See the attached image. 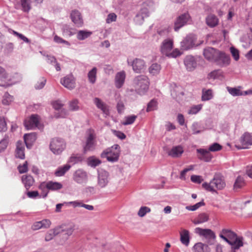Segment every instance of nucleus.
Instances as JSON below:
<instances>
[{"instance_id": "49530a36", "label": "nucleus", "mask_w": 252, "mask_h": 252, "mask_svg": "<svg viewBox=\"0 0 252 252\" xmlns=\"http://www.w3.org/2000/svg\"><path fill=\"white\" fill-rule=\"evenodd\" d=\"M137 117V116L134 115L126 116L125 118V120L122 124L124 126L131 125L134 122Z\"/></svg>"}, {"instance_id": "69168bd1", "label": "nucleus", "mask_w": 252, "mask_h": 252, "mask_svg": "<svg viewBox=\"0 0 252 252\" xmlns=\"http://www.w3.org/2000/svg\"><path fill=\"white\" fill-rule=\"evenodd\" d=\"M230 52L232 57L235 61H238L239 59V52L238 50L234 47H231L230 48Z\"/></svg>"}, {"instance_id": "9b49d317", "label": "nucleus", "mask_w": 252, "mask_h": 252, "mask_svg": "<svg viewBox=\"0 0 252 252\" xmlns=\"http://www.w3.org/2000/svg\"><path fill=\"white\" fill-rule=\"evenodd\" d=\"M195 37L192 34L188 35L181 42V48L183 50H189L195 45Z\"/></svg>"}, {"instance_id": "4be33fe9", "label": "nucleus", "mask_w": 252, "mask_h": 252, "mask_svg": "<svg viewBox=\"0 0 252 252\" xmlns=\"http://www.w3.org/2000/svg\"><path fill=\"white\" fill-rule=\"evenodd\" d=\"M36 134L34 132L25 134L24 136V144L28 149H31L36 139Z\"/></svg>"}, {"instance_id": "774afa93", "label": "nucleus", "mask_w": 252, "mask_h": 252, "mask_svg": "<svg viewBox=\"0 0 252 252\" xmlns=\"http://www.w3.org/2000/svg\"><path fill=\"white\" fill-rule=\"evenodd\" d=\"M18 169L20 173H26L28 171V162L25 161L23 165H19L18 166Z\"/></svg>"}, {"instance_id": "7ed1b4c3", "label": "nucleus", "mask_w": 252, "mask_h": 252, "mask_svg": "<svg viewBox=\"0 0 252 252\" xmlns=\"http://www.w3.org/2000/svg\"><path fill=\"white\" fill-rule=\"evenodd\" d=\"M133 84L136 93L140 95H143L149 89L150 81L147 76L140 75L134 78Z\"/></svg>"}, {"instance_id": "f3484780", "label": "nucleus", "mask_w": 252, "mask_h": 252, "mask_svg": "<svg viewBox=\"0 0 252 252\" xmlns=\"http://www.w3.org/2000/svg\"><path fill=\"white\" fill-rule=\"evenodd\" d=\"M51 221L48 219H43L40 221L34 222L32 225L31 228L33 231L39 230L42 228L47 229L50 227Z\"/></svg>"}, {"instance_id": "aec40b11", "label": "nucleus", "mask_w": 252, "mask_h": 252, "mask_svg": "<svg viewBox=\"0 0 252 252\" xmlns=\"http://www.w3.org/2000/svg\"><path fill=\"white\" fill-rule=\"evenodd\" d=\"M198 155V158L199 159L205 162H209L211 160L213 157L210 154V151L205 149H198L196 150Z\"/></svg>"}, {"instance_id": "f704fd0d", "label": "nucleus", "mask_w": 252, "mask_h": 252, "mask_svg": "<svg viewBox=\"0 0 252 252\" xmlns=\"http://www.w3.org/2000/svg\"><path fill=\"white\" fill-rule=\"evenodd\" d=\"M92 32L86 30H80L77 32V38L79 40H84L92 34Z\"/></svg>"}, {"instance_id": "473e14b6", "label": "nucleus", "mask_w": 252, "mask_h": 252, "mask_svg": "<svg viewBox=\"0 0 252 252\" xmlns=\"http://www.w3.org/2000/svg\"><path fill=\"white\" fill-rule=\"evenodd\" d=\"M94 103L97 107L102 110L104 114L106 115L109 114V110L107 106L98 98L95 97L94 99Z\"/></svg>"}, {"instance_id": "9d476101", "label": "nucleus", "mask_w": 252, "mask_h": 252, "mask_svg": "<svg viewBox=\"0 0 252 252\" xmlns=\"http://www.w3.org/2000/svg\"><path fill=\"white\" fill-rule=\"evenodd\" d=\"M53 107L57 111L54 114V117L56 118H64L68 115L66 110L63 108V104L59 100L53 101L52 103Z\"/></svg>"}, {"instance_id": "6e6d98bb", "label": "nucleus", "mask_w": 252, "mask_h": 252, "mask_svg": "<svg viewBox=\"0 0 252 252\" xmlns=\"http://www.w3.org/2000/svg\"><path fill=\"white\" fill-rule=\"evenodd\" d=\"M13 101V96L8 93H5L3 96L2 103L4 105H9Z\"/></svg>"}, {"instance_id": "bf43d9fd", "label": "nucleus", "mask_w": 252, "mask_h": 252, "mask_svg": "<svg viewBox=\"0 0 252 252\" xmlns=\"http://www.w3.org/2000/svg\"><path fill=\"white\" fill-rule=\"evenodd\" d=\"M8 79V74L5 70L0 66V81L5 82Z\"/></svg>"}, {"instance_id": "e2e57ef3", "label": "nucleus", "mask_w": 252, "mask_h": 252, "mask_svg": "<svg viewBox=\"0 0 252 252\" xmlns=\"http://www.w3.org/2000/svg\"><path fill=\"white\" fill-rule=\"evenodd\" d=\"M221 149L222 146L220 144L217 143H214L209 146L208 150L210 152H217L220 151Z\"/></svg>"}, {"instance_id": "cd10ccee", "label": "nucleus", "mask_w": 252, "mask_h": 252, "mask_svg": "<svg viewBox=\"0 0 252 252\" xmlns=\"http://www.w3.org/2000/svg\"><path fill=\"white\" fill-rule=\"evenodd\" d=\"M184 152V150L181 146H176L168 152V155L174 158L180 157Z\"/></svg>"}, {"instance_id": "1a4fd4ad", "label": "nucleus", "mask_w": 252, "mask_h": 252, "mask_svg": "<svg viewBox=\"0 0 252 252\" xmlns=\"http://www.w3.org/2000/svg\"><path fill=\"white\" fill-rule=\"evenodd\" d=\"M173 48V39L169 37L164 38L161 42L160 46L161 53L164 56L168 54V52L172 51Z\"/></svg>"}, {"instance_id": "72a5a7b5", "label": "nucleus", "mask_w": 252, "mask_h": 252, "mask_svg": "<svg viewBox=\"0 0 252 252\" xmlns=\"http://www.w3.org/2000/svg\"><path fill=\"white\" fill-rule=\"evenodd\" d=\"M209 220V215L205 213L200 214L193 220V222L195 224L203 223Z\"/></svg>"}, {"instance_id": "5701e85b", "label": "nucleus", "mask_w": 252, "mask_h": 252, "mask_svg": "<svg viewBox=\"0 0 252 252\" xmlns=\"http://www.w3.org/2000/svg\"><path fill=\"white\" fill-rule=\"evenodd\" d=\"M126 73L121 71L117 73L115 78V85L117 89H120L123 86L126 79Z\"/></svg>"}, {"instance_id": "bb28decb", "label": "nucleus", "mask_w": 252, "mask_h": 252, "mask_svg": "<svg viewBox=\"0 0 252 252\" xmlns=\"http://www.w3.org/2000/svg\"><path fill=\"white\" fill-rule=\"evenodd\" d=\"M207 25L210 28H214L216 27L219 22L217 16L213 14H209L205 19Z\"/></svg>"}, {"instance_id": "0eeeda50", "label": "nucleus", "mask_w": 252, "mask_h": 252, "mask_svg": "<svg viewBox=\"0 0 252 252\" xmlns=\"http://www.w3.org/2000/svg\"><path fill=\"white\" fill-rule=\"evenodd\" d=\"M190 16L189 13H184L177 17L175 22L174 29L178 32L180 29L184 27L190 21Z\"/></svg>"}, {"instance_id": "6e6552de", "label": "nucleus", "mask_w": 252, "mask_h": 252, "mask_svg": "<svg viewBox=\"0 0 252 252\" xmlns=\"http://www.w3.org/2000/svg\"><path fill=\"white\" fill-rule=\"evenodd\" d=\"M95 136L93 131L90 130L89 131L88 136L86 138V141L85 145L83 146V153L86 154L87 152L92 151L95 149Z\"/></svg>"}, {"instance_id": "79ce46f5", "label": "nucleus", "mask_w": 252, "mask_h": 252, "mask_svg": "<svg viewBox=\"0 0 252 252\" xmlns=\"http://www.w3.org/2000/svg\"><path fill=\"white\" fill-rule=\"evenodd\" d=\"M161 70V66L157 63H153L149 68L150 73L153 75L158 74Z\"/></svg>"}, {"instance_id": "2f4dec72", "label": "nucleus", "mask_w": 252, "mask_h": 252, "mask_svg": "<svg viewBox=\"0 0 252 252\" xmlns=\"http://www.w3.org/2000/svg\"><path fill=\"white\" fill-rule=\"evenodd\" d=\"M180 241L181 243L186 246H188L189 243V231L183 229L180 232Z\"/></svg>"}, {"instance_id": "603ef678", "label": "nucleus", "mask_w": 252, "mask_h": 252, "mask_svg": "<svg viewBox=\"0 0 252 252\" xmlns=\"http://www.w3.org/2000/svg\"><path fill=\"white\" fill-rule=\"evenodd\" d=\"M83 160V157L80 155H72L69 158V162L72 164H75L81 162Z\"/></svg>"}, {"instance_id": "c03bdc74", "label": "nucleus", "mask_w": 252, "mask_h": 252, "mask_svg": "<svg viewBox=\"0 0 252 252\" xmlns=\"http://www.w3.org/2000/svg\"><path fill=\"white\" fill-rule=\"evenodd\" d=\"M241 87L238 88H232L227 87L226 88L228 93L233 96H241L242 94V91L240 90Z\"/></svg>"}, {"instance_id": "a878e982", "label": "nucleus", "mask_w": 252, "mask_h": 252, "mask_svg": "<svg viewBox=\"0 0 252 252\" xmlns=\"http://www.w3.org/2000/svg\"><path fill=\"white\" fill-rule=\"evenodd\" d=\"M223 78V72L221 69L214 70L207 75V79L209 80H222Z\"/></svg>"}, {"instance_id": "6ab92c4d", "label": "nucleus", "mask_w": 252, "mask_h": 252, "mask_svg": "<svg viewBox=\"0 0 252 252\" xmlns=\"http://www.w3.org/2000/svg\"><path fill=\"white\" fill-rule=\"evenodd\" d=\"M61 83L69 90H72L75 87V80L72 75H68L62 78Z\"/></svg>"}, {"instance_id": "2eb2a0df", "label": "nucleus", "mask_w": 252, "mask_h": 252, "mask_svg": "<svg viewBox=\"0 0 252 252\" xmlns=\"http://www.w3.org/2000/svg\"><path fill=\"white\" fill-rule=\"evenodd\" d=\"M241 146L238 147V149H247L252 145V133H244L240 138Z\"/></svg>"}, {"instance_id": "f03ea898", "label": "nucleus", "mask_w": 252, "mask_h": 252, "mask_svg": "<svg viewBox=\"0 0 252 252\" xmlns=\"http://www.w3.org/2000/svg\"><path fill=\"white\" fill-rule=\"evenodd\" d=\"M202 187L207 191L212 193H218L217 190H222L226 186L223 176L220 174H215L214 178L209 183L205 182Z\"/></svg>"}, {"instance_id": "412c9836", "label": "nucleus", "mask_w": 252, "mask_h": 252, "mask_svg": "<svg viewBox=\"0 0 252 252\" xmlns=\"http://www.w3.org/2000/svg\"><path fill=\"white\" fill-rule=\"evenodd\" d=\"M70 18L76 26L80 27L83 25V20L81 14L78 10H73L70 14Z\"/></svg>"}, {"instance_id": "8fccbe9b", "label": "nucleus", "mask_w": 252, "mask_h": 252, "mask_svg": "<svg viewBox=\"0 0 252 252\" xmlns=\"http://www.w3.org/2000/svg\"><path fill=\"white\" fill-rule=\"evenodd\" d=\"M205 203L203 200L196 203L193 205L187 206L186 207V209L189 211H194L198 209L201 206H204Z\"/></svg>"}, {"instance_id": "09e8293b", "label": "nucleus", "mask_w": 252, "mask_h": 252, "mask_svg": "<svg viewBox=\"0 0 252 252\" xmlns=\"http://www.w3.org/2000/svg\"><path fill=\"white\" fill-rule=\"evenodd\" d=\"M158 108V102L157 101L153 99L151 100L147 105V112H150L157 109Z\"/></svg>"}, {"instance_id": "e433bc0d", "label": "nucleus", "mask_w": 252, "mask_h": 252, "mask_svg": "<svg viewBox=\"0 0 252 252\" xmlns=\"http://www.w3.org/2000/svg\"><path fill=\"white\" fill-rule=\"evenodd\" d=\"M87 161L89 166L94 168L98 166L101 163V160L94 156L89 157Z\"/></svg>"}, {"instance_id": "20e7f679", "label": "nucleus", "mask_w": 252, "mask_h": 252, "mask_svg": "<svg viewBox=\"0 0 252 252\" xmlns=\"http://www.w3.org/2000/svg\"><path fill=\"white\" fill-rule=\"evenodd\" d=\"M120 152V146L118 144H114L104 150L101 154V157L106 158L109 162H115L119 160Z\"/></svg>"}, {"instance_id": "58836bf2", "label": "nucleus", "mask_w": 252, "mask_h": 252, "mask_svg": "<svg viewBox=\"0 0 252 252\" xmlns=\"http://www.w3.org/2000/svg\"><path fill=\"white\" fill-rule=\"evenodd\" d=\"M9 142V137L8 134H5L0 141V153L3 152L7 148Z\"/></svg>"}, {"instance_id": "052dcab7", "label": "nucleus", "mask_w": 252, "mask_h": 252, "mask_svg": "<svg viewBox=\"0 0 252 252\" xmlns=\"http://www.w3.org/2000/svg\"><path fill=\"white\" fill-rule=\"evenodd\" d=\"M46 82V79L44 77H42L39 79V81H38L37 83L35 85L34 87L36 90H40L44 87Z\"/></svg>"}, {"instance_id": "393cba45", "label": "nucleus", "mask_w": 252, "mask_h": 252, "mask_svg": "<svg viewBox=\"0 0 252 252\" xmlns=\"http://www.w3.org/2000/svg\"><path fill=\"white\" fill-rule=\"evenodd\" d=\"M15 156L20 159L25 158V144L22 141H18L17 142Z\"/></svg>"}, {"instance_id": "f8f14e48", "label": "nucleus", "mask_w": 252, "mask_h": 252, "mask_svg": "<svg viewBox=\"0 0 252 252\" xmlns=\"http://www.w3.org/2000/svg\"><path fill=\"white\" fill-rule=\"evenodd\" d=\"M73 179L77 184H82L85 183L87 182V174L86 172L82 169H78L74 173Z\"/></svg>"}, {"instance_id": "13d9d810", "label": "nucleus", "mask_w": 252, "mask_h": 252, "mask_svg": "<svg viewBox=\"0 0 252 252\" xmlns=\"http://www.w3.org/2000/svg\"><path fill=\"white\" fill-rule=\"evenodd\" d=\"M14 35L17 36L18 38L20 39L21 40H22L24 42H26L27 43H30L31 42V41L29 39H28L27 37H26L23 34L18 32H16L14 30L12 31L11 32Z\"/></svg>"}, {"instance_id": "a211bd4d", "label": "nucleus", "mask_w": 252, "mask_h": 252, "mask_svg": "<svg viewBox=\"0 0 252 252\" xmlns=\"http://www.w3.org/2000/svg\"><path fill=\"white\" fill-rule=\"evenodd\" d=\"M38 123V116L37 115H32L29 120L25 121L24 125L28 129H32L37 127Z\"/></svg>"}, {"instance_id": "c9c22d12", "label": "nucleus", "mask_w": 252, "mask_h": 252, "mask_svg": "<svg viewBox=\"0 0 252 252\" xmlns=\"http://www.w3.org/2000/svg\"><path fill=\"white\" fill-rule=\"evenodd\" d=\"M213 97L212 90L211 89H202L201 99L202 101H208Z\"/></svg>"}, {"instance_id": "0e129e2a", "label": "nucleus", "mask_w": 252, "mask_h": 252, "mask_svg": "<svg viewBox=\"0 0 252 252\" xmlns=\"http://www.w3.org/2000/svg\"><path fill=\"white\" fill-rule=\"evenodd\" d=\"M182 54V53L178 49H175L172 51L168 52V54L166 56L169 58H176Z\"/></svg>"}, {"instance_id": "7c9ffc66", "label": "nucleus", "mask_w": 252, "mask_h": 252, "mask_svg": "<svg viewBox=\"0 0 252 252\" xmlns=\"http://www.w3.org/2000/svg\"><path fill=\"white\" fill-rule=\"evenodd\" d=\"M70 167L71 166L67 164L60 166L55 171V175L57 177L63 176L70 169Z\"/></svg>"}, {"instance_id": "f257e3e1", "label": "nucleus", "mask_w": 252, "mask_h": 252, "mask_svg": "<svg viewBox=\"0 0 252 252\" xmlns=\"http://www.w3.org/2000/svg\"><path fill=\"white\" fill-rule=\"evenodd\" d=\"M203 56L209 62L215 63L221 67H226L230 63L229 55L224 52L213 47H209L205 48L203 51Z\"/></svg>"}, {"instance_id": "de8ad7c7", "label": "nucleus", "mask_w": 252, "mask_h": 252, "mask_svg": "<svg viewBox=\"0 0 252 252\" xmlns=\"http://www.w3.org/2000/svg\"><path fill=\"white\" fill-rule=\"evenodd\" d=\"M245 185V182H244V179L243 178V177L239 176H238L235 182V183H234V189H239L241 188H242V187H243Z\"/></svg>"}, {"instance_id": "37998d69", "label": "nucleus", "mask_w": 252, "mask_h": 252, "mask_svg": "<svg viewBox=\"0 0 252 252\" xmlns=\"http://www.w3.org/2000/svg\"><path fill=\"white\" fill-rule=\"evenodd\" d=\"M96 73L97 68L94 67L88 73L89 81L92 84H94L96 81Z\"/></svg>"}, {"instance_id": "338daca9", "label": "nucleus", "mask_w": 252, "mask_h": 252, "mask_svg": "<svg viewBox=\"0 0 252 252\" xmlns=\"http://www.w3.org/2000/svg\"><path fill=\"white\" fill-rule=\"evenodd\" d=\"M63 32L64 35L68 36H71L75 33L74 32H72V29H70L67 26H63Z\"/></svg>"}, {"instance_id": "4468645a", "label": "nucleus", "mask_w": 252, "mask_h": 252, "mask_svg": "<svg viewBox=\"0 0 252 252\" xmlns=\"http://www.w3.org/2000/svg\"><path fill=\"white\" fill-rule=\"evenodd\" d=\"M127 63L128 65L132 66V69L135 73H140L145 67L144 61L140 59H135L132 62H130L129 59H127Z\"/></svg>"}, {"instance_id": "ea45409f", "label": "nucleus", "mask_w": 252, "mask_h": 252, "mask_svg": "<svg viewBox=\"0 0 252 252\" xmlns=\"http://www.w3.org/2000/svg\"><path fill=\"white\" fill-rule=\"evenodd\" d=\"M233 240L231 244L232 248L238 250L240 247L243 246V238L242 237H238Z\"/></svg>"}, {"instance_id": "4c0bfd02", "label": "nucleus", "mask_w": 252, "mask_h": 252, "mask_svg": "<svg viewBox=\"0 0 252 252\" xmlns=\"http://www.w3.org/2000/svg\"><path fill=\"white\" fill-rule=\"evenodd\" d=\"M48 190L56 191L63 188L62 184L59 182L49 181L48 182Z\"/></svg>"}, {"instance_id": "39448f33", "label": "nucleus", "mask_w": 252, "mask_h": 252, "mask_svg": "<svg viewBox=\"0 0 252 252\" xmlns=\"http://www.w3.org/2000/svg\"><path fill=\"white\" fill-rule=\"evenodd\" d=\"M64 141L59 138H53L50 144V150L55 155H60L65 148Z\"/></svg>"}, {"instance_id": "c85d7f7f", "label": "nucleus", "mask_w": 252, "mask_h": 252, "mask_svg": "<svg viewBox=\"0 0 252 252\" xmlns=\"http://www.w3.org/2000/svg\"><path fill=\"white\" fill-rule=\"evenodd\" d=\"M193 252H210L211 250L207 244L201 242L196 243L193 247Z\"/></svg>"}, {"instance_id": "5fc2aeb1", "label": "nucleus", "mask_w": 252, "mask_h": 252, "mask_svg": "<svg viewBox=\"0 0 252 252\" xmlns=\"http://www.w3.org/2000/svg\"><path fill=\"white\" fill-rule=\"evenodd\" d=\"M194 166L193 165H190L188 168H185L183 170H182L180 173V179H181L182 180H186V174L187 172L192 170L194 169Z\"/></svg>"}, {"instance_id": "a19ab883", "label": "nucleus", "mask_w": 252, "mask_h": 252, "mask_svg": "<svg viewBox=\"0 0 252 252\" xmlns=\"http://www.w3.org/2000/svg\"><path fill=\"white\" fill-rule=\"evenodd\" d=\"M22 10L28 13L32 9L31 0H20Z\"/></svg>"}, {"instance_id": "c756f323", "label": "nucleus", "mask_w": 252, "mask_h": 252, "mask_svg": "<svg viewBox=\"0 0 252 252\" xmlns=\"http://www.w3.org/2000/svg\"><path fill=\"white\" fill-rule=\"evenodd\" d=\"M22 182L26 189L28 190L33 185L34 180L31 175H24L22 177Z\"/></svg>"}, {"instance_id": "3c124183", "label": "nucleus", "mask_w": 252, "mask_h": 252, "mask_svg": "<svg viewBox=\"0 0 252 252\" xmlns=\"http://www.w3.org/2000/svg\"><path fill=\"white\" fill-rule=\"evenodd\" d=\"M48 182H42L39 186L38 188L40 190H41L43 192L44 194L43 195L42 197L43 198H45L48 193Z\"/></svg>"}, {"instance_id": "b1692460", "label": "nucleus", "mask_w": 252, "mask_h": 252, "mask_svg": "<svg viewBox=\"0 0 252 252\" xmlns=\"http://www.w3.org/2000/svg\"><path fill=\"white\" fill-rule=\"evenodd\" d=\"M63 231V229L61 227L58 226L53 229L49 230L45 235V240L46 242H48L52 240L54 237L60 234Z\"/></svg>"}, {"instance_id": "864d4df0", "label": "nucleus", "mask_w": 252, "mask_h": 252, "mask_svg": "<svg viewBox=\"0 0 252 252\" xmlns=\"http://www.w3.org/2000/svg\"><path fill=\"white\" fill-rule=\"evenodd\" d=\"M151 212V209L147 206H142L138 212V215L140 217H144L147 213Z\"/></svg>"}, {"instance_id": "dca6fc26", "label": "nucleus", "mask_w": 252, "mask_h": 252, "mask_svg": "<svg viewBox=\"0 0 252 252\" xmlns=\"http://www.w3.org/2000/svg\"><path fill=\"white\" fill-rule=\"evenodd\" d=\"M184 63L189 71L194 70L197 65L196 59L192 55L187 56L184 60Z\"/></svg>"}, {"instance_id": "ddd939ff", "label": "nucleus", "mask_w": 252, "mask_h": 252, "mask_svg": "<svg viewBox=\"0 0 252 252\" xmlns=\"http://www.w3.org/2000/svg\"><path fill=\"white\" fill-rule=\"evenodd\" d=\"M109 173L108 172L100 170L98 171L97 185L101 188H104L108 184Z\"/></svg>"}, {"instance_id": "a18cd8bd", "label": "nucleus", "mask_w": 252, "mask_h": 252, "mask_svg": "<svg viewBox=\"0 0 252 252\" xmlns=\"http://www.w3.org/2000/svg\"><path fill=\"white\" fill-rule=\"evenodd\" d=\"M230 240L238 238L237 234L233 231L228 229H223L220 232Z\"/></svg>"}, {"instance_id": "4d7b16f0", "label": "nucleus", "mask_w": 252, "mask_h": 252, "mask_svg": "<svg viewBox=\"0 0 252 252\" xmlns=\"http://www.w3.org/2000/svg\"><path fill=\"white\" fill-rule=\"evenodd\" d=\"M202 107V105L201 104L192 106L189 110L188 114L191 115L196 114L201 110Z\"/></svg>"}, {"instance_id": "680f3d73", "label": "nucleus", "mask_w": 252, "mask_h": 252, "mask_svg": "<svg viewBox=\"0 0 252 252\" xmlns=\"http://www.w3.org/2000/svg\"><path fill=\"white\" fill-rule=\"evenodd\" d=\"M22 78L21 74L16 73L14 74L12 78H9L8 77V81H11L13 83H16L21 81Z\"/></svg>"}, {"instance_id": "423d86ee", "label": "nucleus", "mask_w": 252, "mask_h": 252, "mask_svg": "<svg viewBox=\"0 0 252 252\" xmlns=\"http://www.w3.org/2000/svg\"><path fill=\"white\" fill-rule=\"evenodd\" d=\"M195 232L200 236L205 238L208 244L210 245L214 244L216 236L214 232L211 229L197 227L195 229Z\"/></svg>"}]
</instances>
